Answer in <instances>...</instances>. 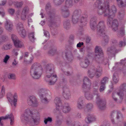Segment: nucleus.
<instances>
[{
    "label": "nucleus",
    "mask_w": 126,
    "mask_h": 126,
    "mask_svg": "<svg viewBox=\"0 0 126 126\" xmlns=\"http://www.w3.org/2000/svg\"><path fill=\"white\" fill-rule=\"evenodd\" d=\"M111 0H98L94 4V6L98 8L97 12L99 15L104 14V16L107 17V24L108 25H111V22L112 19L110 17H112V15L114 16L117 11L116 7L114 5H112L110 7V2Z\"/></svg>",
    "instance_id": "f257e3e1"
},
{
    "label": "nucleus",
    "mask_w": 126,
    "mask_h": 126,
    "mask_svg": "<svg viewBox=\"0 0 126 126\" xmlns=\"http://www.w3.org/2000/svg\"><path fill=\"white\" fill-rule=\"evenodd\" d=\"M21 118L26 121L30 125L32 126L38 125L40 121V116L34 113L33 110L31 111L29 109L25 111Z\"/></svg>",
    "instance_id": "f03ea898"
},
{
    "label": "nucleus",
    "mask_w": 126,
    "mask_h": 126,
    "mask_svg": "<svg viewBox=\"0 0 126 126\" xmlns=\"http://www.w3.org/2000/svg\"><path fill=\"white\" fill-rule=\"evenodd\" d=\"M46 10L47 15V19L49 26L51 27H56L57 26L56 21L58 19L59 17L56 15L55 10L51 9V5L49 3L46 5Z\"/></svg>",
    "instance_id": "7ed1b4c3"
},
{
    "label": "nucleus",
    "mask_w": 126,
    "mask_h": 126,
    "mask_svg": "<svg viewBox=\"0 0 126 126\" xmlns=\"http://www.w3.org/2000/svg\"><path fill=\"white\" fill-rule=\"evenodd\" d=\"M93 94L96 95V102L98 108L102 110H105L106 108V102L105 99L101 98L98 93V87L97 82L94 81L93 83Z\"/></svg>",
    "instance_id": "20e7f679"
},
{
    "label": "nucleus",
    "mask_w": 126,
    "mask_h": 126,
    "mask_svg": "<svg viewBox=\"0 0 126 126\" xmlns=\"http://www.w3.org/2000/svg\"><path fill=\"white\" fill-rule=\"evenodd\" d=\"M82 11L80 9H76L73 12L72 16V22L73 24L78 23L80 24V26H83L87 24V18L86 17L82 16Z\"/></svg>",
    "instance_id": "39448f33"
},
{
    "label": "nucleus",
    "mask_w": 126,
    "mask_h": 126,
    "mask_svg": "<svg viewBox=\"0 0 126 126\" xmlns=\"http://www.w3.org/2000/svg\"><path fill=\"white\" fill-rule=\"evenodd\" d=\"M97 34L103 37V45L105 46L109 42V38L107 35L105 34L106 27L103 21H100L96 26Z\"/></svg>",
    "instance_id": "423d86ee"
},
{
    "label": "nucleus",
    "mask_w": 126,
    "mask_h": 126,
    "mask_svg": "<svg viewBox=\"0 0 126 126\" xmlns=\"http://www.w3.org/2000/svg\"><path fill=\"white\" fill-rule=\"evenodd\" d=\"M42 70L36 63L33 64L31 68L30 73L32 78L35 79H39L41 74Z\"/></svg>",
    "instance_id": "0eeeda50"
},
{
    "label": "nucleus",
    "mask_w": 126,
    "mask_h": 126,
    "mask_svg": "<svg viewBox=\"0 0 126 126\" xmlns=\"http://www.w3.org/2000/svg\"><path fill=\"white\" fill-rule=\"evenodd\" d=\"M39 94L42 102L47 103L50 100L51 96L49 91L45 89H41L39 91Z\"/></svg>",
    "instance_id": "6e6552de"
},
{
    "label": "nucleus",
    "mask_w": 126,
    "mask_h": 126,
    "mask_svg": "<svg viewBox=\"0 0 126 126\" xmlns=\"http://www.w3.org/2000/svg\"><path fill=\"white\" fill-rule=\"evenodd\" d=\"M102 72V68L101 66H98L96 68L93 66L88 70V75L90 78H92L95 75L96 78H98L101 75Z\"/></svg>",
    "instance_id": "1a4fd4ad"
},
{
    "label": "nucleus",
    "mask_w": 126,
    "mask_h": 126,
    "mask_svg": "<svg viewBox=\"0 0 126 126\" xmlns=\"http://www.w3.org/2000/svg\"><path fill=\"white\" fill-rule=\"evenodd\" d=\"M95 55L94 60L98 63H101L103 62V52L101 48L98 46L95 48Z\"/></svg>",
    "instance_id": "9d476101"
},
{
    "label": "nucleus",
    "mask_w": 126,
    "mask_h": 126,
    "mask_svg": "<svg viewBox=\"0 0 126 126\" xmlns=\"http://www.w3.org/2000/svg\"><path fill=\"white\" fill-rule=\"evenodd\" d=\"M13 96L12 94L11 93H8L7 94V98L9 101L12 107L14 108L16 107L17 95L16 94H14L13 96V100L11 98Z\"/></svg>",
    "instance_id": "9b49d317"
},
{
    "label": "nucleus",
    "mask_w": 126,
    "mask_h": 126,
    "mask_svg": "<svg viewBox=\"0 0 126 126\" xmlns=\"http://www.w3.org/2000/svg\"><path fill=\"white\" fill-rule=\"evenodd\" d=\"M82 88L83 91L89 90L91 89V80L87 77H84L83 80Z\"/></svg>",
    "instance_id": "f8f14e48"
},
{
    "label": "nucleus",
    "mask_w": 126,
    "mask_h": 126,
    "mask_svg": "<svg viewBox=\"0 0 126 126\" xmlns=\"http://www.w3.org/2000/svg\"><path fill=\"white\" fill-rule=\"evenodd\" d=\"M16 29L18 33L21 37L24 38L26 36V31L21 22H19L17 24Z\"/></svg>",
    "instance_id": "ddd939ff"
},
{
    "label": "nucleus",
    "mask_w": 126,
    "mask_h": 126,
    "mask_svg": "<svg viewBox=\"0 0 126 126\" xmlns=\"http://www.w3.org/2000/svg\"><path fill=\"white\" fill-rule=\"evenodd\" d=\"M27 102L28 104L30 106L36 107L38 105V103L36 98L33 95L30 96L29 97Z\"/></svg>",
    "instance_id": "4468645a"
},
{
    "label": "nucleus",
    "mask_w": 126,
    "mask_h": 126,
    "mask_svg": "<svg viewBox=\"0 0 126 126\" xmlns=\"http://www.w3.org/2000/svg\"><path fill=\"white\" fill-rule=\"evenodd\" d=\"M54 102L56 106V109L54 110V112H59L62 109V107L61 100L60 98L56 97L55 99Z\"/></svg>",
    "instance_id": "2eb2a0df"
},
{
    "label": "nucleus",
    "mask_w": 126,
    "mask_h": 126,
    "mask_svg": "<svg viewBox=\"0 0 126 126\" xmlns=\"http://www.w3.org/2000/svg\"><path fill=\"white\" fill-rule=\"evenodd\" d=\"M117 46L113 45L111 47L107 48V54L110 56H112L116 53H117L121 50L120 49L117 50L116 49Z\"/></svg>",
    "instance_id": "dca6fc26"
},
{
    "label": "nucleus",
    "mask_w": 126,
    "mask_h": 126,
    "mask_svg": "<svg viewBox=\"0 0 126 126\" xmlns=\"http://www.w3.org/2000/svg\"><path fill=\"white\" fill-rule=\"evenodd\" d=\"M9 118L10 119V125H12L13 124L14 122V116L13 114L11 113L10 115H8L5 116V117L2 116L0 117V125L2 126L3 123L2 120H5Z\"/></svg>",
    "instance_id": "f3484780"
},
{
    "label": "nucleus",
    "mask_w": 126,
    "mask_h": 126,
    "mask_svg": "<svg viewBox=\"0 0 126 126\" xmlns=\"http://www.w3.org/2000/svg\"><path fill=\"white\" fill-rule=\"evenodd\" d=\"M46 75L50 76L51 74H53L55 72L54 70V66L52 64H47L46 67Z\"/></svg>",
    "instance_id": "a211bd4d"
},
{
    "label": "nucleus",
    "mask_w": 126,
    "mask_h": 126,
    "mask_svg": "<svg viewBox=\"0 0 126 126\" xmlns=\"http://www.w3.org/2000/svg\"><path fill=\"white\" fill-rule=\"evenodd\" d=\"M47 78H50L51 79L49 81H47L48 84L52 85L54 84L57 80V76L55 72L53 74H51L50 76L46 75Z\"/></svg>",
    "instance_id": "6ab92c4d"
},
{
    "label": "nucleus",
    "mask_w": 126,
    "mask_h": 126,
    "mask_svg": "<svg viewBox=\"0 0 126 126\" xmlns=\"http://www.w3.org/2000/svg\"><path fill=\"white\" fill-rule=\"evenodd\" d=\"M112 19L111 22V25L110 26L108 25L109 27H111L112 30L114 31H116L118 29V27L119 25L118 22V20L116 19H114L113 20L112 17H110V19ZM111 20V19H110Z\"/></svg>",
    "instance_id": "aec40b11"
},
{
    "label": "nucleus",
    "mask_w": 126,
    "mask_h": 126,
    "mask_svg": "<svg viewBox=\"0 0 126 126\" xmlns=\"http://www.w3.org/2000/svg\"><path fill=\"white\" fill-rule=\"evenodd\" d=\"M124 94V93L121 91H119V92H114L112 93V97L114 100L116 102L117 101V97L118 96H120V98L122 99Z\"/></svg>",
    "instance_id": "412c9836"
},
{
    "label": "nucleus",
    "mask_w": 126,
    "mask_h": 126,
    "mask_svg": "<svg viewBox=\"0 0 126 126\" xmlns=\"http://www.w3.org/2000/svg\"><path fill=\"white\" fill-rule=\"evenodd\" d=\"M63 95L65 99H68L71 97V94L69 89L66 87H63Z\"/></svg>",
    "instance_id": "4be33fe9"
},
{
    "label": "nucleus",
    "mask_w": 126,
    "mask_h": 126,
    "mask_svg": "<svg viewBox=\"0 0 126 126\" xmlns=\"http://www.w3.org/2000/svg\"><path fill=\"white\" fill-rule=\"evenodd\" d=\"M71 109L70 107L67 104H65L63 105H62V107L61 110L59 112H56L60 114V115H62L61 114V110H62V111L64 113H66L68 112Z\"/></svg>",
    "instance_id": "5701e85b"
},
{
    "label": "nucleus",
    "mask_w": 126,
    "mask_h": 126,
    "mask_svg": "<svg viewBox=\"0 0 126 126\" xmlns=\"http://www.w3.org/2000/svg\"><path fill=\"white\" fill-rule=\"evenodd\" d=\"M4 27L7 31L11 32L13 29V25L12 23L9 20H7L5 23Z\"/></svg>",
    "instance_id": "b1692460"
},
{
    "label": "nucleus",
    "mask_w": 126,
    "mask_h": 126,
    "mask_svg": "<svg viewBox=\"0 0 126 126\" xmlns=\"http://www.w3.org/2000/svg\"><path fill=\"white\" fill-rule=\"evenodd\" d=\"M29 10L27 7H25L23 9L21 16V18L22 20H25L26 19V16L28 13Z\"/></svg>",
    "instance_id": "393cba45"
},
{
    "label": "nucleus",
    "mask_w": 126,
    "mask_h": 126,
    "mask_svg": "<svg viewBox=\"0 0 126 126\" xmlns=\"http://www.w3.org/2000/svg\"><path fill=\"white\" fill-rule=\"evenodd\" d=\"M96 118L95 116L93 115H88L85 118V121L87 124H89L93 122L96 121Z\"/></svg>",
    "instance_id": "a878e982"
},
{
    "label": "nucleus",
    "mask_w": 126,
    "mask_h": 126,
    "mask_svg": "<svg viewBox=\"0 0 126 126\" xmlns=\"http://www.w3.org/2000/svg\"><path fill=\"white\" fill-rule=\"evenodd\" d=\"M97 19L95 17H92L90 21V26L92 30L94 31L95 29V25L97 22Z\"/></svg>",
    "instance_id": "bb28decb"
},
{
    "label": "nucleus",
    "mask_w": 126,
    "mask_h": 126,
    "mask_svg": "<svg viewBox=\"0 0 126 126\" xmlns=\"http://www.w3.org/2000/svg\"><path fill=\"white\" fill-rule=\"evenodd\" d=\"M89 90L86 91H84V92L85 96L86 98L88 100H92L94 97L95 95L96 96V95H94L93 92L92 94H91L89 92Z\"/></svg>",
    "instance_id": "cd10ccee"
},
{
    "label": "nucleus",
    "mask_w": 126,
    "mask_h": 126,
    "mask_svg": "<svg viewBox=\"0 0 126 126\" xmlns=\"http://www.w3.org/2000/svg\"><path fill=\"white\" fill-rule=\"evenodd\" d=\"M89 63L90 61L87 59H85L83 61L80 63V65L82 67L86 68L88 66Z\"/></svg>",
    "instance_id": "c85d7f7f"
},
{
    "label": "nucleus",
    "mask_w": 126,
    "mask_h": 126,
    "mask_svg": "<svg viewBox=\"0 0 126 126\" xmlns=\"http://www.w3.org/2000/svg\"><path fill=\"white\" fill-rule=\"evenodd\" d=\"M56 47L54 45L50 47V49L48 52V54L50 56H53L56 53Z\"/></svg>",
    "instance_id": "c756f323"
},
{
    "label": "nucleus",
    "mask_w": 126,
    "mask_h": 126,
    "mask_svg": "<svg viewBox=\"0 0 126 126\" xmlns=\"http://www.w3.org/2000/svg\"><path fill=\"white\" fill-rule=\"evenodd\" d=\"M93 104L91 103L87 104L86 105V108L84 109V111L87 112L91 111L93 108Z\"/></svg>",
    "instance_id": "7c9ffc66"
},
{
    "label": "nucleus",
    "mask_w": 126,
    "mask_h": 126,
    "mask_svg": "<svg viewBox=\"0 0 126 126\" xmlns=\"http://www.w3.org/2000/svg\"><path fill=\"white\" fill-rule=\"evenodd\" d=\"M83 98L80 97L78 100L77 102V107L79 109H82L83 108Z\"/></svg>",
    "instance_id": "2f4dec72"
},
{
    "label": "nucleus",
    "mask_w": 126,
    "mask_h": 126,
    "mask_svg": "<svg viewBox=\"0 0 126 126\" xmlns=\"http://www.w3.org/2000/svg\"><path fill=\"white\" fill-rule=\"evenodd\" d=\"M14 43L15 46L16 47L20 48L24 46L23 43L19 39L15 41Z\"/></svg>",
    "instance_id": "473e14b6"
},
{
    "label": "nucleus",
    "mask_w": 126,
    "mask_h": 126,
    "mask_svg": "<svg viewBox=\"0 0 126 126\" xmlns=\"http://www.w3.org/2000/svg\"><path fill=\"white\" fill-rule=\"evenodd\" d=\"M118 6L120 7L126 5V0H116Z\"/></svg>",
    "instance_id": "72a5a7b5"
},
{
    "label": "nucleus",
    "mask_w": 126,
    "mask_h": 126,
    "mask_svg": "<svg viewBox=\"0 0 126 126\" xmlns=\"http://www.w3.org/2000/svg\"><path fill=\"white\" fill-rule=\"evenodd\" d=\"M63 25L64 28L66 29H69L70 27V21L68 20L64 21L63 22Z\"/></svg>",
    "instance_id": "f704fd0d"
},
{
    "label": "nucleus",
    "mask_w": 126,
    "mask_h": 126,
    "mask_svg": "<svg viewBox=\"0 0 126 126\" xmlns=\"http://www.w3.org/2000/svg\"><path fill=\"white\" fill-rule=\"evenodd\" d=\"M12 47V45L10 44H8L4 45L2 47V49L3 50H6L10 49Z\"/></svg>",
    "instance_id": "c9c22d12"
},
{
    "label": "nucleus",
    "mask_w": 126,
    "mask_h": 126,
    "mask_svg": "<svg viewBox=\"0 0 126 126\" xmlns=\"http://www.w3.org/2000/svg\"><path fill=\"white\" fill-rule=\"evenodd\" d=\"M124 11H121L118 13V17L119 19L122 20L124 18Z\"/></svg>",
    "instance_id": "e433bc0d"
},
{
    "label": "nucleus",
    "mask_w": 126,
    "mask_h": 126,
    "mask_svg": "<svg viewBox=\"0 0 126 126\" xmlns=\"http://www.w3.org/2000/svg\"><path fill=\"white\" fill-rule=\"evenodd\" d=\"M109 79V78L107 77H105L103 78L101 81L100 84L104 85H105L106 83L108 81Z\"/></svg>",
    "instance_id": "4c0bfd02"
},
{
    "label": "nucleus",
    "mask_w": 126,
    "mask_h": 126,
    "mask_svg": "<svg viewBox=\"0 0 126 126\" xmlns=\"http://www.w3.org/2000/svg\"><path fill=\"white\" fill-rule=\"evenodd\" d=\"M34 33L32 32L30 33L29 35V37L30 40L32 42H34L35 38L34 36Z\"/></svg>",
    "instance_id": "58836bf2"
},
{
    "label": "nucleus",
    "mask_w": 126,
    "mask_h": 126,
    "mask_svg": "<svg viewBox=\"0 0 126 126\" xmlns=\"http://www.w3.org/2000/svg\"><path fill=\"white\" fill-rule=\"evenodd\" d=\"M125 31L124 27H121L120 29V30L119 32V34L118 36L119 37H121L124 36L125 35Z\"/></svg>",
    "instance_id": "ea45409f"
},
{
    "label": "nucleus",
    "mask_w": 126,
    "mask_h": 126,
    "mask_svg": "<svg viewBox=\"0 0 126 126\" xmlns=\"http://www.w3.org/2000/svg\"><path fill=\"white\" fill-rule=\"evenodd\" d=\"M23 3V2L22 1L20 2L16 1L14 2V4L15 6L18 8L21 7Z\"/></svg>",
    "instance_id": "a19ab883"
},
{
    "label": "nucleus",
    "mask_w": 126,
    "mask_h": 126,
    "mask_svg": "<svg viewBox=\"0 0 126 126\" xmlns=\"http://www.w3.org/2000/svg\"><path fill=\"white\" fill-rule=\"evenodd\" d=\"M113 80L114 82L116 83L119 81V78L117 74L115 73H114L113 76Z\"/></svg>",
    "instance_id": "79ce46f5"
},
{
    "label": "nucleus",
    "mask_w": 126,
    "mask_h": 126,
    "mask_svg": "<svg viewBox=\"0 0 126 126\" xmlns=\"http://www.w3.org/2000/svg\"><path fill=\"white\" fill-rule=\"evenodd\" d=\"M5 89L4 86H2V88L0 94V98H2L4 95L5 94Z\"/></svg>",
    "instance_id": "37998d69"
},
{
    "label": "nucleus",
    "mask_w": 126,
    "mask_h": 126,
    "mask_svg": "<svg viewBox=\"0 0 126 126\" xmlns=\"http://www.w3.org/2000/svg\"><path fill=\"white\" fill-rule=\"evenodd\" d=\"M73 0H66L65 4L67 7H70L73 5Z\"/></svg>",
    "instance_id": "c03bdc74"
},
{
    "label": "nucleus",
    "mask_w": 126,
    "mask_h": 126,
    "mask_svg": "<svg viewBox=\"0 0 126 126\" xmlns=\"http://www.w3.org/2000/svg\"><path fill=\"white\" fill-rule=\"evenodd\" d=\"M19 50V49L18 48H14L12 50V54L14 56H16L18 54V52Z\"/></svg>",
    "instance_id": "a18cd8bd"
},
{
    "label": "nucleus",
    "mask_w": 126,
    "mask_h": 126,
    "mask_svg": "<svg viewBox=\"0 0 126 126\" xmlns=\"http://www.w3.org/2000/svg\"><path fill=\"white\" fill-rule=\"evenodd\" d=\"M116 115V118L117 119H123V115L120 112L117 111Z\"/></svg>",
    "instance_id": "49530a36"
},
{
    "label": "nucleus",
    "mask_w": 126,
    "mask_h": 126,
    "mask_svg": "<svg viewBox=\"0 0 126 126\" xmlns=\"http://www.w3.org/2000/svg\"><path fill=\"white\" fill-rule=\"evenodd\" d=\"M8 77L10 79H16V76L14 74L9 73L8 75Z\"/></svg>",
    "instance_id": "de8ad7c7"
},
{
    "label": "nucleus",
    "mask_w": 126,
    "mask_h": 126,
    "mask_svg": "<svg viewBox=\"0 0 126 126\" xmlns=\"http://www.w3.org/2000/svg\"><path fill=\"white\" fill-rule=\"evenodd\" d=\"M69 11L61 12L62 15L64 17H68L69 15Z\"/></svg>",
    "instance_id": "09e8293b"
},
{
    "label": "nucleus",
    "mask_w": 126,
    "mask_h": 126,
    "mask_svg": "<svg viewBox=\"0 0 126 126\" xmlns=\"http://www.w3.org/2000/svg\"><path fill=\"white\" fill-rule=\"evenodd\" d=\"M65 56L66 58L69 61H71L72 60L73 57L71 53L68 54L67 55V53H65Z\"/></svg>",
    "instance_id": "8fccbe9b"
},
{
    "label": "nucleus",
    "mask_w": 126,
    "mask_h": 126,
    "mask_svg": "<svg viewBox=\"0 0 126 126\" xmlns=\"http://www.w3.org/2000/svg\"><path fill=\"white\" fill-rule=\"evenodd\" d=\"M52 121V118L50 117H48L47 118H45L44 120V122L45 124H47V122L50 123Z\"/></svg>",
    "instance_id": "3c124183"
},
{
    "label": "nucleus",
    "mask_w": 126,
    "mask_h": 126,
    "mask_svg": "<svg viewBox=\"0 0 126 126\" xmlns=\"http://www.w3.org/2000/svg\"><path fill=\"white\" fill-rule=\"evenodd\" d=\"M126 45V42L125 41H121L119 42V44H118V46L119 47H122Z\"/></svg>",
    "instance_id": "603ef678"
},
{
    "label": "nucleus",
    "mask_w": 126,
    "mask_h": 126,
    "mask_svg": "<svg viewBox=\"0 0 126 126\" xmlns=\"http://www.w3.org/2000/svg\"><path fill=\"white\" fill-rule=\"evenodd\" d=\"M120 87L124 92H126V83H124L122 84Z\"/></svg>",
    "instance_id": "864d4df0"
},
{
    "label": "nucleus",
    "mask_w": 126,
    "mask_h": 126,
    "mask_svg": "<svg viewBox=\"0 0 126 126\" xmlns=\"http://www.w3.org/2000/svg\"><path fill=\"white\" fill-rule=\"evenodd\" d=\"M69 7H67V6L66 5L62 7L61 9V12H63L68 11H69L68 8Z\"/></svg>",
    "instance_id": "5fc2aeb1"
},
{
    "label": "nucleus",
    "mask_w": 126,
    "mask_h": 126,
    "mask_svg": "<svg viewBox=\"0 0 126 126\" xmlns=\"http://www.w3.org/2000/svg\"><path fill=\"white\" fill-rule=\"evenodd\" d=\"M11 37L14 43V42L15 41H16L18 39L17 37L14 34H12L11 35Z\"/></svg>",
    "instance_id": "6e6d98bb"
},
{
    "label": "nucleus",
    "mask_w": 126,
    "mask_h": 126,
    "mask_svg": "<svg viewBox=\"0 0 126 126\" xmlns=\"http://www.w3.org/2000/svg\"><path fill=\"white\" fill-rule=\"evenodd\" d=\"M66 124L69 126H72V124L75 123L74 122H72L71 120L70 119H67L66 121Z\"/></svg>",
    "instance_id": "4d7b16f0"
},
{
    "label": "nucleus",
    "mask_w": 126,
    "mask_h": 126,
    "mask_svg": "<svg viewBox=\"0 0 126 126\" xmlns=\"http://www.w3.org/2000/svg\"><path fill=\"white\" fill-rule=\"evenodd\" d=\"M117 111L113 110L111 111L110 114V118H114L115 116L116 115Z\"/></svg>",
    "instance_id": "13d9d810"
},
{
    "label": "nucleus",
    "mask_w": 126,
    "mask_h": 126,
    "mask_svg": "<svg viewBox=\"0 0 126 126\" xmlns=\"http://www.w3.org/2000/svg\"><path fill=\"white\" fill-rule=\"evenodd\" d=\"M15 11V10L14 9L12 8H10L8 9V12L11 15H13Z\"/></svg>",
    "instance_id": "bf43d9fd"
},
{
    "label": "nucleus",
    "mask_w": 126,
    "mask_h": 126,
    "mask_svg": "<svg viewBox=\"0 0 126 126\" xmlns=\"http://www.w3.org/2000/svg\"><path fill=\"white\" fill-rule=\"evenodd\" d=\"M10 56L7 55H6L5 57L3 59V62L5 63H7V61L10 58Z\"/></svg>",
    "instance_id": "052dcab7"
},
{
    "label": "nucleus",
    "mask_w": 126,
    "mask_h": 126,
    "mask_svg": "<svg viewBox=\"0 0 126 126\" xmlns=\"http://www.w3.org/2000/svg\"><path fill=\"white\" fill-rule=\"evenodd\" d=\"M105 88V85H101L99 90L100 92L103 91Z\"/></svg>",
    "instance_id": "680f3d73"
},
{
    "label": "nucleus",
    "mask_w": 126,
    "mask_h": 126,
    "mask_svg": "<svg viewBox=\"0 0 126 126\" xmlns=\"http://www.w3.org/2000/svg\"><path fill=\"white\" fill-rule=\"evenodd\" d=\"M0 37L2 42L6 41L8 39L7 37L5 36H2Z\"/></svg>",
    "instance_id": "e2e57ef3"
},
{
    "label": "nucleus",
    "mask_w": 126,
    "mask_h": 126,
    "mask_svg": "<svg viewBox=\"0 0 126 126\" xmlns=\"http://www.w3.org/2000/svg\"><path fill=\"white\" fill-rule=\"evenodd\" d=\"M44 35L46 37H49V32L45 30H44Z\"/></svg>",
    "instance_id": "0e129e2a"
},
{
    "label": "nucleus",
    "mask_w": 126,
    "mask_h": 126,
    "mask_svg": "<svg viewBox=\"0 0 126 126\" xmlns=\"http://www.w3.org/2000/svg\"><path fill=\"white\" fill-rule=\"evenodd\" d=\"M64 0H60L58 2H57L56 1L54 3L55 4L57 5H60L64 1Z\"/></svg>",
    "instance_id": "69168bd1"
},
{
    "label": "nucleus",
    "mask_w": 126,
    "mask_h": 126,
    "mask_svg": "<svg viewBox=\"0 0 126 126\" xmlns=\"http://www.w3.org/2000/svg\"><path fill=\"white\" fill-rule=\"evenodd\" d=\"M7 0H1L0 3V5L4 6L6 4L7 2Z\"/></svg>",
    "instance_id": "338daca9"
},
{
    "label": "nucleus",
    "mask_w": 126,
    "mask_h": 126,
    "mask_svg": "<svg viewBox=\"0 0 126 126\" xmlns=\"http://www.w3.org/2000/svg\"><path fill=\"white\" fill-rule=\"evenodd\" d=\"M83 42H79L77 44V47H80L81 46H83Z\"/></svg>",
    "instance_id": "774afa93"
}]
</instances>
